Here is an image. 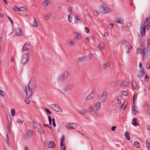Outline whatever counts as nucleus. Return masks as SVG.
Returning a JSON list of instances; mask_svg holds the SVG:
<instances>
[{
	"instance_id": "obj_64",
	"label": "nucleus",
	"mask_w": 150,
	"mask_h": 150,
	"mask_svg": "<svg viewBox=\"0 0 150 150\" xmlns=\"http://www.w3.org/2000/svg\"><path fill=\"white\" fill-rule=\"evenodd\" d=\"M14 10L16 11H17V10H18V7L16 6H15L14 7Z\"/></svg>"
},
{
	"instance_id": "obj_13",
	"label": "nucleus",
	"mask_w": 150,
	"mask_h": 150,
	"mask_svg": "<svg viewBox=\"0 0 150 150\" xmlns=\"http://www.w3.org/2000/svg\"><path fill=\"white\" fill-rule=\"evenodd\" d=\"M25 88V91L27 96L29 97H30L32 94V91L33 90L30 88V87H29V88L28 87V88L27 87H26Z\"/></svg>"
},
{
	"instance_id": "obj_12",
	"label": "nucleus",
	"mask_w": 150,
	"mask_h": 150,
	"mask_svg": "<svg viewBox=\"0 0 150 150\" xmlns=\"http://www.w3.org/2000/svg\"><path fill=\"white\" fill-rule=\"evenodd\" d=\"M94 93V91L93 90L92 91L91 93L86 97V100H89L93 98L95 96Z\"/></svg>"
},
{
	"instance_id": "obj_23",
	"label": "nucleus",
	"mask_w": 150,
	"mask_h": 150,
	"mask_svg": "<svg viewBox=\"0 0 150 150\" xmlns=\"http://www.w3.org/2000/svg\"><path fill=\"white\" fill-rule=\"evenodd\" d=\"M129 84V82L128 81H123L120 84V86H127Z\"/></svg>"
},
{
	"instance_id": "obj_56",
	"label": "nucleus",
	"mask_w": 150,
	"mask_h": 150,
	"mask_svg": "<svg viewBox=\"0 0 150 150\" xmlns=\"http://www.w3.org/2000/svg\"><path fill=\"white\" fill-rule=\"evenodd\" d=\"M146 67L148 69H150V63H148L146 64Z\"/></svg>"
},
{
	"instance_id": "obj_60",
	"label": "nucleus",
	"mask_w": 150,
	"mask_h": 150,
	"mask_svg": "<svg viewBox=\"0 0 150 150\" xmlns=\"http://www.w3.org/2000/svg\"><path fill=\"white\" fill-rule=\"evenodd\" d=\"M126 41L125 40H123L121 42V43L122 44H125L126 43Z\"/></svg>"
},
{
	"instance_id": "obj_58",
	"label": "nucleus",
	"mask_w": 150,
	"mask_h": 150,
	"mask_svg": "<svg viewBox=\"0 0 150 150\" xmlns=\"http://www.w3.org/2000/svg\"><path fill=\"white\" fill-rule=\"evenodd\" d=\"M116 128V127L115 126H113L111 129V130L112 131H115Z\"/></svg>"
},
{
	"instance_id": "obj_43",
	"label": "nucleus",
	"mask_w": 150,
	"mask_h": 150,
	"mask_svg": "<svg viewBox=\"0 0 150 150\" xmlns=\"http://www.w3.org/2000/svg\"><path fill=\"white\" fill-rule=\"evenodd\" d=\"M146 144L148 146L150 145V137L147 139L146 141Z\"/></svg>"
},
{
	"instance_id": "obj_51",
	"label": "nucleus",
	"mask_w": 150,
	"mask_h": 150,
	"mask_svg": "<svg viewBox=\"0 0 150 150\" xmlns=\"http://www.w3.org/2000/svg\"><path fill=\"white\" fill-rule=\"evenodd\" d=\"M122 94L123 95H125V96H127L128 95V93H127L126 91H124L122 92Z\"/></svg>"
},
{
	"instance_id": "obj_18",
	"label": "nucleus",
	"mask_w": 150,
	"mask_h": 150,
	"mask_svg": "<svg viewBox=\"0 0 150 150\" xmlns=\"http://www.w3.org/2000/svg\"><path fill=\"white\" fill-rule=\"evenodd\" d=\"M16 34L18 36H21L23 35V33L21 29L18 28L16 29Z\"/></svg>"
},
{
	"instance_id": "obj_36",
	"label": "nucleus",
	"mask_w": 150,
	"mask_h": 150,
	"mask_svg": "<svg viewBox=\"0 0 150 150\" xmlns=\"http://www.w3.org/2000/svg\"><path fill=\"white\" fill-rule=\"evenodd\" d=\"M11 119V117H9V118H8V117H7V119L8 120V122L7 123H6V125H7L8 129L9 130H10V128H9V126L8 123H9V122L10 121V120Z\"/></svg>"
},
{
	"instance_id": "obj_44",
	"label": "nucleus",
	"mask_w": 150,
	"mask_h": 150,
	"mask_svg": "<svg viewBox=\"0 0 150 150\" xmlns=\"http://www.w3.org/2000/svg\"><path fill=\"white\" fill-rule=\"evenodd\" d=\"M18 10L20 11H26V9L25 7H21L18 8Z\"/></svg>"
},
{
	"instance_id": "obj_17",
	"label": "nucleus",
	"mask_w": 150,
	"mask_h": 150,
	"mask_svg": "<svg viewBox=\"0 0 150 150\" xmlns=\"http://www.w3.org/2000/svg\"><path fill=\"white\" fill-rule=\"evenodd\" d=\"M115 21L117 23L123 24L124 21L121 18L118 17L115 19Z\"/></svg>"
},
{
	"instance_id": "obj_55",
	"label": "nucleus",
	"mask_w": 150,
	"mask_h": 150,
	"mask_svg": "<svg viewBox=\"0 0 150 150\" xmlns=\"http://www.w3.org/2000/svg\"><path fill=\"white\" fill-rule=\"evenodd\" d=\"M74 45V42L73 41H71L70 42V45L71 46H73Z\"/></svg>"
},
{
	"instance_id": "obj_63",
	"label": "nucleus",
	"mask_w": 150,
	"mask_h": 150,
	"mask_svg": "<svg viewBox=\"0 0 150 150\" xmlns=\"http://www.w3.org/2000/svg\"><path fill=\"white\" fill-rule=\"evenodd\" d=\"M142 64L141 63H139V67L140 69H141V68H143V67H142Z\"/></svg>"
},
{
	"instance_id": "obj_26",
	"label": "nucleus",
	"mask_w": 150,
	"mask_h": 150,
	"mask_svg": "<svg viewBox=\"0 0 150 150\" xmlns=\"http://www.w3.org/2000/svg\"><path fill=\"white\" fill-rule=\"evenodd\" d=\"M126 48L127 49V53H129L130 52V50L131 48H133L130 45H128L126 46Z\"/></svg>"
},
{
	"instance_id": "obj_1",
	"label": "nucleus",
	"mask_w": 150,
	"mask_h": 150,
	"mask_svg": "<svg viewBox=\"0 0 150 150\" xmlns=\"http://www.w3.org/2000/svg\"><path fill=\"white\" fill-rule=\"evenodd\" d=\"M30 56L28 53L23 54L22 57L21 63L23 65H25L28 63L29 59Z\"/></svg>"
},
{
	"instance_id": "obj_14",
	"label": "nucleus",
	"mask_w": 150,
	"mask_h": 150,
	"mask_svg": "<svg viewBox=\"0 0 150 150\" xmlns=\"http://www.w3.org/2000/svg\"><path fill=\"white\" fill-rule=\"evenodd\" d=\"M139 73V74H138V76L139 79H141L145 73V71L144 68L140 69Z\"/></svg>"
},
{
	"instance_id": "obj_33",
	"label": "nucleus",
	"mask_w": 150,
	"mask_h": 150,
	"mask_svg": "<svg viewBox=\"0 0 150 150\" xmlns=\"http://www.w3.org/2000/svg\"><path fill=\"white\" fill-rule=\"evenodd\" d=\"M104 47V45L102 43H100L98 45V48L101 50H103Z\"/></svg>"
},
{
	"instance_id": "obj_30",
	"label": "nucleus",
	"mask_w": 150,
	"mask_h": 150,
	"mask_svg": "<svg viewBox=\"0 0 150 150\" xmlns=\"http://www.w3.org/2000/svg\"><path fill=\"white\" fill-rule=\"evenodd\" d=\"M125 135L126 137V139L128 140H129L130 139V136L128 132H126L125 133Z\"/></svg>"
},
{
	"instance_id": "obj_27",
	"label": "nucleus",
	"mask_w": 150,
	"mask_h": 150,
	"mask_svg": "<svg viewBox=\"0 0 150 150\" xmlns=\"http://www.w3.org/2000/svg\"><path fill=\"white\" fill-rule=\"evenodd\" d=\"M38 131L39 132L42 134L44 133V131L43 130L41 126H39L38 128Z\"/></svg>"
},
{
	"instance_id": "obj_7",
	"label": "nucleus",
	"mask_w": 150,
	"mask_h": 150,
	"mask_svg": "<svg viewBox=\"0 0 150 150\" xmlns=\"http://www.w3.org/2000/svg\"><path fill=\"white\" fill-rule=\"evenodd\" d=\"M45 144L49 148L52 149H54L56 146L55 143L52 141H47L45 142Z\"/></svg>"
},
{
	"instance_id": "obj_6",
	"label": "nucleus",
	"mask_w": 150,
	"mask_h": 150,
	"mask_svg": "<svg viewBox=\"0 0 150 150\" xmlns=\"http://www.w3.org/2000/svg\"><path fill=\"white\" fill-rule=\"evenodd\" d=\"M51 108L53 109L55 111L59 112H62V110L57 104H54L49 105Z\"/></svg>"
},
{
	"instance_id": "obj_49",
	"label": "nucleus",
	"mask_w": 150,
	"mask_h": 150,
	"mask_svg": "<svg viewBox=\"0 0 150 150\" xmlns=\"http://www.w3.org/2000/svg\"><path fill=\"white\" fill-rule=\"evenodd\" d=\"M100 105V103L99 102H98L96 103V107L98 108L99 107Z\"/></svg>"
},
{
	"instance_id": "obj_5",
	"label": "nucleus",
	"mask_w": 150,
	"mask_h": 150,
	"mask_svg": "<svg viewBox=\"0 0 150 150\" xmlns=\"http://www.w3.org/2000/svg\"><path fill=\"white\" fill-rule=\"evenodd\" d=\"M100 8L102 10V12L105 14L109 13L111 12V10L109 8L108 6L105 4H103Z\"/></svg>"
},
{
	"instance_id": "obj_37",
	"label": "nucleus",
	"mask_w": 150,
	"mask_h": 150,
	"mask_svg": "<svg viewBox=\"0 0 150 150\" xmlns=\"http://www.w3.org/2000/svg\"><path fill=\"white\" fill-rule=\"evenodd\" d=\"M50 17V15L49 13H47V14L45 15L44 17V18L46 20H48Z\"/></svg>"
},
{
	"instance_id": "obj_62",
	"label": "nucleus",
	"mask_w": 150,
	"mask_h": 150,
	"mask_svg": "<svg viewBox=\"0 0 150 150\" xmlns=\"http://www.w3.org/2000/svg\"><path fill=\"white\" fill-rule=\"evenodd\" d=\"M150 46V39L149 40V42L148 43L147 46L149 48Z\"/></svg>"
},
{
	"instance_id": "obj_9",
	"label": "nucleus",
	"mask_w": 150,
	"mask_h": 150,
	"mask_svg": "<svg viewBox=\"0 0 150 150\" xmlns=\"http://www.w3.org/2000/svg\"><path fill=\"white\" fill-rule=\"evenodd\" d=\"M137 54L142 53L143 58L145 57L146 54V51L145 50L142 49L140 48H138L137 49Z\"/></svg>"
},
{
	"instance_id": "obj_29",
	"label": "nucleus",
	"mask_w": 150,
	"mask_h": 150,
	"mask_svg": "<svg viewBox=\"0 0 150 150\" xmlns=\"http://www.w3.org/2000/svg\"><path fill=\"white\" fill-rule=\"evenodd\" d=\"M76 34V36L74 38L75 40H79L81 39V37L80 36L79 33L76 32H75Z\"/></svg>"
},
{
	"instance_id": "obj_24",
	"label": "nucleus",
	"mask_w": 150,
	"mask_h": 150,
	"mask_svg": "<svg viewBox=\"0 0 150 150\" xmlns=\"http://www.w3.org/2000/svg\"><path fill=\"white\" fill-rule=\"evenodd\" d=\"M133 113L135 115H136L138 113V108L136 106L134 105L133 107Z\"/></svg>"
},
{
	"instance_id": "obj_25",
	"label": "nucleus",
	"mask_w": 150,
	"mask_h": 150,
	"mask_svg": "<svg viewBox=\"0 0 150 150\" xmlns=\"http://www.w3.org/2000/svg\"><path fill=\"white\" fill-rule=\"evenodd\" d=\"M137 118H135L133 119L132 120V124L135 126H137L139 125L138 123L136 122Z\"/></svg>"
},
{
	"instance_id": "obj_53",
	"label": "nucleus",
	"mask_w": 150,
	"mask_h": 150,
	"mask_svg": "<svg viewBox=\"0 0 150 150\" xmlns=\"http://www.w3.org/2000/svg\"><path fill=\"white\" fill-rule=\"evenodd\" d=\"M11 115L12 116H13L15 115V112L14 110L13 109H12L11 110Z\"/></svg>"
},
{
	"instance_id": "obj_16",
	"label": "nucleus",
	"mask_w": 150,
	"mask_h": 150,
	"mask_svg": "<svg viewBox=\"0 0 150 150\" xmlns=\"http://www.w3.org/2000/svg\"><path fill=\"white\" fill-rule=\"evenodd\" d=\"M69 127L72 129H75L77 127V125L75 123H70L68 125L67 128H69Z\"/></svg>"
},
{
	"instance_id": "obj_52",
	"label": "nucleus",
	"mask_w": 150,
	"mask_h": 150,
	"mask_svg": "<svg viewBox=\"0 0 150 150\" xmlns=\"http://www.w3.org/2000/svg\"><path fill=\"white\" fill-rule=\"evenodd\" d=\"M84 28H85V32L88 33L89 32V29L87 27H85Z\"/></svg>"
},
{
	"instance_id": "obj_35",
	"label": "nucleus",
	"mask_w": 150,
	"mask_h": 150,
	"mask_svg": "<svg viewBox=\"0 0 150 150\" xmlns=\"http://www.w3.org/2000/svg\"><path fill=\"white\" fill-rule=\"evenodd\" d=\"M1 90V88L0 87V94L2 96H4L5 95V93Z\"/></svg>"
},
{
	"instance_id": "obj_3",
	"label": "nucleus",
	"mask_w": 150,
	"mask_h": 150,
	"mask_svg": "<svg viewBox=\"0 0 150 150\" xmlns=\"http://www.w3.org/2000/svg\"><path fill=\"white\" fill-rule=\"evenodd\" d=\"M36 82L35 81L34 78H32L30 80L28 83V87L34 90L36 86Z\"/></svg>"
},
{
	"instance_id": "obj_2",
	"label": "nucleus",
	"mask_w": 150,
	"mask_h": 150,
	"mask_svg": "<svg viewBox=\"0 0 150 150\" xmlns=\"http://www.w3.org/2000/svg\"><path fill=\"white\" fill-rule=\"evenodd\" d=\"M73 86L74 85L72 83L69 84L62 89V92L64 93L70 91L73 88Z\"/></svg>"
},
{
	"instance_id": "obj_28",
	"label": "nucleus",
	"mask_w": 150,
	"mask_h": 150,
	"mask_svg": "<svg viewBox=\"0 0 150 150\" xmlns=\"http://www.w3.org/2000/svg\"><path fill=\"white\" fill-rule=\"evenodd\" d=\"M131 85L133 87V88L134 89H135L136 88L137 85L136 82L133 80H132V82Z\"/></svg>"
},
{
	"instance_id": "obj_40",
	"label": "nucleus",
	"mask_w": 150,
	"mask_h": 150,
	"mask_svg": "<svg viewBox=\"0 0 150 150\" xmlns=\"http://www.w3.org/2000/svg\"><path fill=\"white\" fill-rule=\"evenodd\" d=\"M33 26L35 27H37L38 26V24L36 20L35 19H34V21L33 22Z\"/></svg>"
},
{
	"instance_id": "obj_32",
	"label": "nucleus",
	"mask_w": 150,
	"mask_h": 150,
	"mask_svg": "<svg viewBox=\"0 0 150 150\" xmlns=\"http://www.w3.org/2000/svg\"><path fill=\"white\" fill-rule=\"evenodd\" d=\"M86 60H88L89 59H90L93 58V56L91 54H90L86 56Z\"/></svg>"
},
{
	"instance_id": "obj_59",
	"label": "nucleus",
	"mask_w": 150,
	"mask_h": 150,
	"mask_svg": "<svg viewBox=\"0 0 150 150\" xmlns=\"http://www.w3.org/2000/svg\"><path fill=\"white\" fill-rule=\"evenodd\" d=\"M44 126H45V127H47L48 128H50V129H51V127L49 125V124H44Z\"/></svg>"
},
{
	"instance_id": "obj_61",
	"label": "nucleus",
	"mask_w": 150,
	"mask_h": 150,
	"mask_svg": "<svg viewBox=\"0 0 150 150\" xmlns=\"http://www.w3.org/2000/svg\"><path fill=\"white\" fill-rule=\"evenodd\" d=\"M7 17L9 20L13 24V22L12 20L11 19V18L9 17L8 16H7Z\"/></svg>"
},
{
	"instance_id": "obj_21",
	"label": "nucleus",
	"mask_w": 150,
	"mask_h": 150,
	"mask_svg": "<svg viewBox=\"0 0 150 150\" xmlns=\"http://www.w3.org/2000/svg\"><path fill=\"white\" fill-rule=\"evenodd\" d=\"M63 76L66 79L70 75L69 72L68 71H66L62 74Z\"/></svg>"
},
{
	"instance_id": "obj_19",
	"label": "nucleus",
	"mask_w": 150,
	"mask_h": 150,
	"mask_svg": "<svg viewBox=\"0 0 150 150\" xmlns=\"http://www.w3.org/2000/svg\"><path fill=\"white\" fill-rule=\"evenodd\" d=\"M66 79L63 75L62 74L58 78V81L59 82H63L65 81Z\"/></svg>"
},
{
	"instance_id": "obj_22",
	"label": "nucleus",
	"mask_w": 150,
	"mask_h": 150,
	"mask_svg": "<svg viewBox=\"0 0 150 150\" xmlns=\"http://www.w3.org/2000/svg\"><path fill=\"white\" fill-rule=\"evenodd\" d=\"M150 20V17H147L146 19V21H145L144 22L142 23V24H143L144 25H146L147 26H149L150 25V23L149 21Z\"/></svg>"
},
{
	"instance_id": "obj_31",
	"label": "nucleus",
	"mask_w": 150,
	"mask_h": 150,
	"mask_svg": "<svg viewBox=\"0 0 150 150\" xmlns=\"http://www.w3.org/2000/svg\"><path fill=\"white\" fill-rule=\"evenodd\" d=\"M64 141V137L63 135V137H62L61 139V148L63 147V143Z\"/></svg>"
},
{
	"instance_id": "obj_47",
	"label": "nucleus",
	"mask_w": 150,
	"mask_h": 150,
	"mask_svg": "<svg viewBox=\"0 0 150 150\" xmlns=\"http://www.w3.org/2000/svg\"><path fill=\"white\" fill-rule=\"evenodd\" d=\"M52 123H53V126L54 127H56V124L55 123V120L53 118L52 120Z\"/></svg>"
},
{
	"instance_id": "obj_39",
	"label": "nucleus",
	"mask_w": 150,
	"mask_h": 150,
	"mask_svg": "<svg viewBox=\"0 0 150 150\" xmlns=\"http://www.w3.org/2000/svg\"><path fill=\"white\" fill-rule=\"evenodd\" d=\"M76 20H78L80 22L81 21L80 16L78 14H76Z\"/></svg>"
},
{
	"instance_id": "obj_48",
	"label": "nucleus",
	"mask_w": 150,
	"mask_h": 150,
	"mask_svg": "<svg viewBox=\"0 0 150 150\" xmlns=\"http://www.w3.org/2000/svg\"><path fill=\"white\" fill-rule=\"evenodd\" d=\"M45 111L46 112L49 114H51V111H50L48 109H47V108H45Z\"/></svg>"
},
{
	"instance_id": "obj_10",
	"label": "nucleus",
	"mask_w": 150,
	"mask_h": 150,
	"mask_svg": "<svg viewBox=\"0 0 150 150\" xmlns=\"http://www.w3.org/2000/svg\"><path fill=\"white\" fill-rule=\"evenodd\" d=\"M31 46L30 45V43L25 42L23 47V51H26L28 50H31Z\"/></svg>"
},
{
	"instance_id": "obj_41",
	"label": "nucleus",
	"mask_w": 150,
	"mask_h": 150,
	"mask_svg": "<svg viewBox=\"0 0 150 150\" xmlns=\"http://www.w3.org/2000/svg\"><path fill=\"white\" fill-rule=\"evenodd\" d=\"M134 145L136 148H139V144L137 142H135L134 143Z\"/></svg>"
},
{
	"instance_id": "obj_57",
	"label": "nucleus",
	"mask_w": 150,
	"mask_h": 150,
	"mask_svg": "<svg viewBox=\"0 0 150 150\" xmlns=\"http://www.w3.org/2000/svg\"><path fill=\"white\" fill-rule=\"evenodd\" d=\"M68 12H69V13H70V14L71 13H72V8L71 7H69V9H68Z\"/></svg>"
},
{
	"instance_id": "obj_46",
	"label": "nucleus",
	"mask_w": 150,
	"mask_h": 150,
	"mask_svg": "<svg viewBox=\"0 0 150 150\" xmlns=\"http://www.w3.org/2000/svg\"><path fill=\"white\" fill-rule=\"evenodd\" d=\"M68 16V20L70 23L71 22V20L72 19L71 18V15L70 14H69Z\"/></svg>"
},
{
	"instance_id": "obj_15",
	"label": "nucleus",
	"mask_w": 150,
	"mask_h": 150,
	"mask_svg": "<svg viewBox=\"0 0 150 150\" xmlns=\"http://www.w3.org/2000/svg\"><path fill=\"white\" fill-rule=\"evenodd\" d=\"M85 61H86V56H83L77 59V62L78 63Z\"/></svg>"
},
{
	"instance_id": "obj_4",
	"label": "nucleus",
	"mask_w": 150,
	"mask_h": 150,
	"mask_svg": "<svg viewBox=\"0 0 150 150\" xmlns=\"http://www.w3.org/2000/svg\"><path fill=\"white\" fill-rule=\"evenodd\" d=\"M107 96L106 91H104L101 95H98V98L99 100H100L102 102L105 101Z\"/></svg>"
},
{
	"instance_id": "obj_50",
	"label": "nucleus",
	"mask_w": 150,
	"mask_h": 150,
	"mask_svg": "<svg viewBox=\"0 0 150 150\" xmlns=\"http://www.w3.org/2000/svg\"><path fill=\"white\" fill-rule=\"evenodd\" d=\"M23 121L21 120L20 119H18L16 121V122L18 124L23 123Z\"/></svg>"
},
{
	"instance_id": "obj_45",
	"label": "nucleus",
	"mask_w": 150,
	"mask_h": 150,
	"mask_svg": "<svg viewBox=\"0 0 150 150\" xmlns=\"http://www.w3.org/2000/svg\"><path fill=\"white\" fill-rule=\"evenodd\" d=\"M25 102L27 104H29L30 103V100L28 98H25Z\"/></svg>"
},
{
	"instance_id": "obj_42",
	"label": "nucleus",
	"mask_w": 150,
	"mask_h": 150,
	"mask_svg": "<svg viewBox=\"0 0 150 150\" xmlns=\"http://www.w3.org/2000/svg\"><path fill=\"white\" fill-rule=\"evenodd\" d=\"M126 107V105L124 103L123 104H122L121 106V108L122 110H124L125 109Z\"/></svg>"
},
{
	"instance_id": "obj_34",
	"label": "nucleus",
	"mask_w": 150,
	"mask_h": 150,
	"mask_svg": "<svg viewBox=\"0 0 150 150\" xmlns=\"http://www.w3.org/2000/svg\"><path fill=\"white\" fill-rule=\"evenodd\" d=\"M87 111L86 110H83L80 111L79 114L81 115H83L87 113Z\"/></svg>"
},
{
	"instance_id": "obj_20",
	"label": "nucleus",
	"mask_w": 150,
	"mask_h": 150,
	"mask_svg": "<svg viewBox=\"0 0 150 150\" xmlns=\"http://www.w3.org/2000/svg\"><path fill=\"white\" fill-rule=\"evenodd\" d=\"M50 4V0H45L42 3V5L45 7H47Z\"/></svg>"
},
{
	"instance_id": "obj_38",
	"label": "nucleus",
	"mask_w": 150,
	"mask_h": 150,
	"mask_svg": "<svg viewBox=\"0 0 150 150\" xmlns=\"http://www.w3.org/2000/svg\"><path fill=\"white\" fill-rule=\"evenodd\" d=\"M110 65V63L109 62H107L105 64L103 65L104 68H106L109 67Z\"/></svg>"
},
{
	"instance_id": "obj_8",
	"label": "nucleus",
	"mask_w": 150,
	"mask_h": 150,
	"mask_svg": "<svg viewBox=\"0 0 150 150\" xmlns=\"http://www.w3.org/2000/svg\"><path fill=\"white\" fill-rule=\"evenodd\" d=\"M33 133V130L31 129H29L27 133L24 136V139L27 140L30 138Z\"/></svg>"
},
{
	"instance_id": "obj_11",
	"label": "nucleus",
	"mask_w": 150,
	"mask_h": 150,
	"mask_svg": "<svg viewBox=\"0 0 150 150\" xmlns=\"http://www.w3.org/2000/svg\"><path fill=\"white\" fill-rule=\"evenodd\" d=\"M145 25L143 24H141L140 28V33L142 37L145 35Z\"/></svg>"
},
{
	"instance_id": "obj_54",
	"label": "nucleus",
	"mask_w": 150,
	"mask_h": 150,
	"mask_svg": "<svg viewBox=\"0 0 150 150\" xmlns=\"http://www.w3.org/2000/svg\"><path fill=\"white\" fill-rule=\"evenodd\" d=\"M137 94L134 95L133 96V100H137Z\"/></svg>"
}]
</instances>
